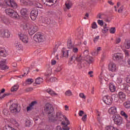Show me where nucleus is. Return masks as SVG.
Wrapping results in <instances>:
<instances>
[{"label":"nucleus","instance_id":"1","mask_svg":"<svg viewBox=\"0 0 130 130\" xmlns=\"http://www.w3.org/2000/svg\"><path fill=\"white\" fill-rule=\"evenodd\" d=\"M64 115H62L61 113V111H58L56 113V117L54 118L53 116V114H51L49 116V120L51 122H54L55 121H57V120H59V121H61L63 120Z\"/></svg>","mask_w":130,"mask_h":130},{"label":"nucleus","instance_id":"2","mask_svg":"<svg viewBox=\"0 0 130 130\" xmlns=\"http://www.w3.org/2000/svg\"><path fill=\"white\" fill-rule=\"evenodd\" d=\"M44 111L47 114H49V116L51 114H53L54 109H53V106L49 103L46 104L45 105Z\"/></svg>","mask_w":130,"mask_h":130},{"label":"nucleus","instance_id":"3","mask_svg":"<svg viewBox=\"0 0 130 130\" xmlns=\"http://www.w3.org/2000/svg\"><path fill=\"white\" fill-rule=\"evenodd\" d=\"M34 40H35L36 42H44V41H45V37L37 32L34 36Z\"/></svg>","mask_w":130,"mask_h":130},{"label":"nucleus","instance_id":"4","mask_svg":"<svg viewBox=\"0 0 130 130\" xmlns=\"http://www.w3.org/2000/svg\"><path fill=\"white\" fill-rule=\"evenodd\" d=\"M113 121L115 124L120 125L122 124V117L120 115L115 114L113 116Z\"/></svg>","mask_w":130,"mask_h":130},{"label":"nucleus","instance_id":"5","mask_svg":"<svg viewBox=\"0 0 130 130\" xmlns=\"http://www.w3.org/2000/svg\"><path fill=\"white\" fill-rule=\"evenodd\" d=\"M5 2V4L9 6V7H11V8H13V9H17L18 7V5L16 3V2L14 0H4Z\"/></svg>","mask_w":130,"mask_h":130},{"label":"nucleus","instance_id":"6","mask_svg":"<svg viewBox=\"0 0 130 130\" xmlns=\"http://www.w3.org/2000/svg\"><path fill=\"white\" fill-rule=\"evenodd\" d=\"M38 16V9L35 8L30 12V17L32 21H35Z\"/></svg>","mask_w":130,"mask_h":130},{"label":"nucleus","instance_id":"7","mask_svg":"<svg viewBox=\"0 0 130 130\" xmlns=\"http://www.w3.org/2000/svg\"><path fill=\"white\" fill-rule=\"evenodd\" d=\"M103 100L106 104L111 105L112 104V98L109 95H105L103 97Z\"/></svg>","mask_w":130,"mask_h":130},{"label":"nucleus","instance_id":"8","mask_svg":"<svg viewBox=\"0 0 130 130\" xmlns=\"http://www.w3.org/2000/svg\"><path fill=\"white\" fill-rule=\"evenodd\" d=\"M10 110L12 113H17L20 112L19 110H18V105L17 104H12L10 107Z\"/></svg>","mask_w":130,"mask_h":130},{"label":"nucleus","instance_id":"9","mask_svg":"<svg viewBox=\"0 0 130 130\" xmlns=\"http://www.w3.org/2000/svg\"><path fill=\"white\" fill-rule=\"evenodd\" d=\"M109 71L111 72H116L117 70V67L116 64L113 62H110L108 65Z\"/></svg>","mask_w":130,"mask_h":130},{"label":"nucleus","instance_id":"10","mask_svg":"<svg viewBox=\"0 0 130 130\" xmlns=\"http://www.w3.org/2000/svg\"><path fill=\"white\" fill-rule=\"evenodd\" d=\"M1 36L4 38H9L11 36V32L8 29H5L1 31Z\"/></svg>","mask_w":130,"mask_h":130},{"label":"nucleus","instance_id":"11","mask_svg":"<svg viewBox=\"0 0 130 130\" xmlns=\"http://www.w3.org/2000/svg\"><path fill=\"white\" fill-rule=\"evenodd\" d=\"M119 95V99H120V103H122L124 101H125V100L126 99V95H125V93L122 91H120L118 93Z\"/></svg>","mask_w":130,"mask_h":130},{"label":"nucleus","instance_id":"12","mask_svg":"<svg viewBox=\"0 0 130 130\" xmlns=\"http://www.w3.org/2000/svg\"><path fill=\"white\" fill-rule=\"evenodd\" d=\"M6 60H0V69L2 71L8 70L9 69V67L6 65Z\"/></svg>","mask_w":130,"mask_h":130},{"label":"nucleus","instance_id":"13","mask_svg":"<svg viewBox=\"0 0 130 130\" xmlns=\"http://www.w3.org/2000/svg\"><path fill=\"white\" fill-rule=\"evenodd\" d=\"M113 59H114V60H120V59H122V54L120 53H116L114 54Z\"/></svg>","mask_w":130,"mask_h":130},{"label":"nucleus","instance_id":"14","mask_svg":"<svg viewBox=\"0 0 130 130\" xmlns=\"http://www.w3.org/2000/svg\"><path fill=\"white\" fill-rule=\"evenodd\" d=\"M38 29V27L36 26H34L32 24L31 28L29 30V34L30 36L33 35L34 34L37 32V30Z\"/></svg>","mask_w":130,"mask_h":130},{"label":"nucleus","instance_id":"15","mask_svg":"<svg viewBox=\"0 0 130 130\" xmlns=\"http://www.w3.org/2000/svg\"><path fill=\"white\" fill-rule=\"evenodd\" d=\"M108 112L109 114H111L112 115H115L117 113V111L116 107H112L109 109Z\"/></svg>","mask_w":130,"mask_h":130},{"label":"nucleus","instance_id":"16","mask_svg":"<svg viewBox=\"0 0 130 130\" xmlns=\"http://www.w3.org/2000/svg\"><path fill=\"white\" fill-rule=\"evenodd\" d=\"M20 40L23 42V43H28L29 38L27 35H21L20 37Z\"/></svg>","mask_w":130,"mask_h":130},{"label":"nucleus","instance_id":"17","mask_svg":"<svg viewBox=\"0 0 130 130\" xmlns=\"http://www.w3.org/2000/svg\"><path fill=\"white\" fill-rule=\"evenodd\" d=\"M37 104V102L36 101H32L28 107H27L26 110L27 111H30V110H32L33 109V106L34 105Z\"/></svg>","mask_w":130,"mask_h":130},{"label":"nucleus","instance_id":"18","mask_svg":"<svg viewBox=\"0 0 130 130\" xmlns=\"http://www.w3.org/2000/svg\"><path fill=\"white\" fill-rule=\"evenodd\" d=\"M78 33L76 34L78 39H81L83 37V30L81 29V28H79L77 29Z\"/></svg>","mask_w":130,"mask_h":130},{"label":"nucleus","instance_id":"19","mask_svg":"<svg viewBox=\"0 0 130 130\" xmlns=\"http://www.w3.org/2000/svg\"><path fill=\"white\" fill-rule=\"evenodd\" d=\"M42 23H44V24H47L48 25H49V24L51 23V20L48 18H44L43 17L42 18Z\"/></svg>","mask_w":130,"mask_h":130},{"label":"nucleus","instance_id":"20","mask_svg":"<svg viewBox=\"0 0 130 130\" xmlns=\"http://www.w3.org/2000/svg\"><path fill=\"white\" fill-rule=\"evenodd\" d=\"M51 74H52V70L51 69V68H49L47 70L46 73H45V76L47 79L48 77H50V76H51Z\"/></svg>","mask_w":130,"mask_h":130},{"label":"nucleus","instance_id":"21","mask_svg":"<svg viewBox=\"0 0 130 130\" xmlns=\"http://www.w3.org/2000/svg\"><path fill=\"white\" fill-rule=\"evenodd\" d=\"M9 121L10 123H12V124H13V125H15V126H19V123L17 122V120H16V119L11 118L9 119Z\"/></svg>","mask_w":130,"mask_h":130},{"label":"nucleus","instance_id":"22","mask_svg":"<svg viewBox=\"0 0 130 130\" xmlns=\"http://www.w3.org/2000/svg\"><path fill=\"white\" fill-rule=\"evenodd\" d=\"M124 46L126 49H129L130 48V40H125L124 43Z\"/></svg>","mask_w":130,"mask_h":130},{"label":"nucleus","instance_id":"23","mask_svg":"<svg viewBox=\"0 0 130 130\" xmlns=\"http://www.w3.org/2000/svg\"><path fill=\"white\" fill-rule=\"evenodd\" d=\"M5 13L7 15H8V16L12 15V13L14 12V10L11 9V8H7L5 9Z\"/></svg>","mask_w":130,"mask_h":130},{"label":"nucleus","instance_id":"24","mask_svg":"<svg viewBox=\"0 0 130 130\" xmlns=\"http://www.w3.org/2000/svg\"><path fill=\"white\" fill-rule=\"evenodd\" d=\"M32 24L30 23H26L24 25V30H30L32 28Z\"/></svg>","mask_w":130,"mask_h":130},{"label":"nucleus","instance_id":"25","mask_svg":"<svg viewBox=\"0 0 130 130\" xmlns=\"http://www.w3.org/2000/svg\"><path fill=\"white\" fill-rule=\"evenodd\" d=\"M43 82V79L40 77H38L36 79L35 83L37 85H40V84H42Z\"/></svg>","mask_w":130,"mask_h":130},{"label":"nucleus","instance_id":"26","mask_svg":"<svg viewBox=\"0 0 130 130\" xmlns=\"http://www.w3.org/2000/svg\"><path fill=\"white\" fill-rule=\"evenodd\" d=\"M69 51H70V50H62L63 57H65V58L69 57Z\"/></svg>","mask_w":130,"mask_h":130},{"label":"nucleus","instance_id":"27","mask_svg":"<svg viewBox=\"0 0 130 130\" xmlns=\"http://www.w3.org/2000/svg\"><path fill=\"white\" fill-rule=\"evenodd\" d=\"M109 89L111 92H115V90H116L115 86H114L113 84L112 83L109 84Z\"/></svg>","mask_w":130,"mask_h":130},{"label":"nucleus","instance_id":"28","mask_svg":"<svg viewBox=\"0 0 130 130\" xmlns=\"http://www.w3.org/2000/svg\"><path fill=\"white\" fill-rule=\"evenodd\" d=\"M123 106L125 107V108H126V109H129L130 108V101H127L125 102L123 104Z\"/></svg>","mask_w":130,"mask_h":130},{"label":"nucleus","instance_id":"29","mask_svg":"<svg viewBox=\"0 0 130 130\" xmlns=\"http://www.w3.org/2000/svg\"><path fill=\"white\" fill-rule=\"evenodd\" d=\"M61 124L63 125V130H70V127L68 126V125H69V124L66 123V122L62 121Z\"/></svg>","mask_w":130,"mask_h":130},{"label":"nucleus","instance_id":"30","mask_svg":"<svg viewBox=\"0 0 130 130\" xmlns=\"http://www.w3.org/2000/svg\"><path fill=\"white\" fill-rule=\"evenodd\" d=\"M106 130H118L116 127H114V126L108 125L106 127Z\"/></svg>","mask_w":130,"mask_h":130},{"label":"nucleus","instance_id":"31","mask_svg":"<svg viewBox=\"0 0 130 130\" xmlns=\"http://www.w3.org/2000/svg\"><path fill=\"white\" fill-rule=\"evenodd\" d=\"M20 13L22 16H25L27 14V13H28V10H27L26 8H22L21 10Z\"/></svg>","mask_w":130,"mask_h":130},{"label":"nucleus","instance_id":"32","mask_svg":"<svg viewBox=\"0 0 130 130\" xmlns=\"http://www.w3.org/2000/svg\"><path fill=\"white\" fill-rule=\"evenodd\" d=\"M20 3L24 6H28L30 4V1L29 0H20Z\"/></svg>","mask_w":130,"mask_h":130},{"label":"nucleus","instance_id":"33","mask_svg":"<svg viewBox=\"0 0 130 130\" xmlns=\"http://www.w3.org/2000/svg\"><path fill=\"white\" fill-rule=\"evenodd\" d=\"M46 92H47V93H49L50 95H56V93L54 92L51 89H47L46 90Z\"/></svg>","mask_w":130,"mask_h":130},{"label":"nucleus","instance_id":"34","mask_svg":"<svg viewBox=\"0 0 130 130\" xmlns=\"http://www.w3.org/2000/svg\"><path fill=\"white\" fill-rule=\"evenodd\" d=\"M0 55L3 57H6V56H7V52H6V51L4 50H1Z\"/></svg>","mask_w":130,"mask_h":130},{"label":"nucleus","instance_id":"35","mask_svg":"<svg viewBox=\"0 0 130 130\" xmlns=\"http://www.w3.org/2000/svg\"><path fill=\"white\" fill-rule=\"evenodd\" d=\"M86 60L87 62H88V63H92L93 62V58L91 56H88L86 57Z\"/></svg>","mask_w":130,"mask_h":130},{"label":"nucleus","instance_id":"36","mask_svg":"<svg viewBox=\"0 0 130 130\" xmlns=\"http://www.w3.org/2000/svg\"><path fill=\"white\" fill-rule=\"evenodd\" d=\"M120 114L121 115H122V116L124 117V118H125V119H127L128 116L127 115V114H126V113H125V112H124L123 111H121L120 112Z\"/></svg>","mask_w":130,"mask_h":130},{"label":"nucleus","instance_id":"37","mask_svg":"<svg viewBox=\"0 0 130 130\" xmlns=\"http://www.w3.org/2000/svg\"><path fill=\"white\" fill-rule=\"evenodd\" d=\"M34 82V80H33V79L28 78L26 80V84H27V85H31V84H32V83H33Z\"/></svg>","mask_w":130,"mask_h":130},{"label":"nucleus","instance_id":"38","mask_svg":"<svg viewBox=\"0 0 130 130\" xmlns=\"http://www.w3.org/2000/svg\"><path fill=\"white\" fill-rule=\"evenodd\" d=\"M19 89V85H15L11 88V92H15Z\"/></svg>","mask_w":130,"mask_h":130},{"label":"nucleus","instance_id":"39","mask_svg":"<svg viewBox=\"0 0 130 130\" xmlns=\"http://www.w3.org/2000/svg\"><path fill=\"white\" fill-rule=\"evenodd\" d=\"M10 17H11L12 18H17L18 13H17V12H15V11L14 10L13 12L11 13V15H10Z\"/></svg>","mask_w":130,"mask_h":130},{"label":"nucleus","instance_id":"40","mask_svg":"<svg viewBox=\"0 0 130 130\" xmlns=\"http://www.w3.org/2000/svg\"><path fill=\"white\" fill-rule=\"evenodd\" d=\"M34 5L35 6V7H36L37 8H39L40 9H42V5L40 3H39V2H35Z\"/></svg>","mask_w":130,"mask_h":130},{"label":"nucleus","instance_id":"41","mask_svg":"<svg viewBox=\"0 0 130 130\" xmlns=\"http://www.w3.org/2000/svg\"><path fill=\"white\" fill-rule=\"evenodd\" d=\"M107 26V24H105V26L104 27V28L102 29V32L105 34V33H107V31H108V27H106Z\"/></svg>","mask_w":130,"mask_h":130},{"label":"nucleus","instance_id":"42","mask_svg":"<svg viewBox=\"0 0 130 130\" xmlns=\"http://www.w3.org/2000/svg\"><path fill=\"white\" fill-rule=\"evenodd\" d=\"M12 128H13V126H12L9 124L6 125L4 127V129H6V130H11Z\"/></svg>","mask_w":130,"mask_h":130},{"label":"nucleus","instance_id":"43","mask_svg":"<svg viewBox=\"0 0 130 130\" xmlns=\"http://www.w3.org/2000/svg\"><path fill=\"white\" fill-rule=\"evenodd\" d=\"M28 73H29V69L27 68V69L25 70V71H24V74H23V75H20V76H19V78H23V77H24V76H25V75H26H26L28 74Z\"/></svg>","mask_w":130,"mask_h":130},{"label":"nucleus","instance_id":"44","mask_svg":"<svg viewBox=\"0 0 130 130\" xmlns=\"http://www.w3.org/2000/svg\"><path fill=\"white\" fill-rule=\"evenodd\" d=\"M112 101H113V100H114V101L115 102H117V101H118V99H119L118 96L116 95H112Z\"/></svg>","mask_w":130,"mask_h":130},{"label":"nucleus","instance_id":"45","mask_svg":"<svg viewBox=\"0 0 130 130\" xmlns=\"http://www.w3.org/2000/svg\"><path fill=\"white\" fill-rule=\"evenodd\" d=\"M16 49H17V50H21L23 49V45H22L20 44H17Z\"/></svg>","mask_w":130,"mask_h":130},{"label":"nucleus","instance_id":"46","mask_svg":"<svg viewBox=\"0 0 130 130\" xmlns=\"http://www.w3.org/2000/svg\"><path fill=\"white\" fill-rule=\"evenodd\" d=\"M67 46L69 49L73 48V44L72 43V41H69L68 42Z\"/></svg>","mask_w":130,"mask_h":130},{"label":"nucleus","instance_id":"47","mask_svg":"<svg viewBox=\"0 0 130 130\" xmlns=\"http://www.w3.org/2000/svg\"><path fill=\"white\" fill-rule=\"evenodd\" d=\"M116 31V29H115V27H111L110 29V33L111 34H114Z\"/></svg>","mask_w":130,"mask_h":130},{"label":"nucleus","instance_id":"48","mask_svg":"<svg viewBox=\"0 0 130 130\" xmlns=\"http://www.w3.org/2000/svg\"><path fill=\"white\" fill-rule=\"evenodd\" d=\"M65 95L66 96H72V91L71 90H68L66 91Z\"/></svg>","mask_w":130,"mask_h":130},{"label":"nucleus","instance_id":"49","mask_svg":"<svg viewBox=\"0 0 130 130\" xmlns=\"http://www.w3.org/2000/svg\"><path fill=\"white\" fill-rule=\"evenodd\" d=\"M77 61L80 62L82 61V55H77V57L76 58Z\"/></svg>","mask_w":130,"mask_h":130},{"label":"nucleus","instance_id":"50","mask_svg":"<svg viewBox=\"0 0 130 130\" xmlns=\"http://www.w3.org/2000/svg\"><path fill=\"white\" fill-rule=\"evenodd\" d=\"M56 80H57V79L54 77H52L49 79V81L50 82H51V83H53V82H55Z\"/></svg>","mask_w":130,"mask_h":130},{"label":"nucleus","instance_id":"51","mask_svg":"<svg viewBox=\"0 0 130 130\" xmlns=\"http://www.w3.org/2000/svg\"><path fill=\"white\" fill-rule=\"evenodd\" d=\"M125 92H126V93H128V94H129L130 93V86L129 85H127V86L126 87V88L124 89Z\"/></svg>","mask_w":130,"mask_h":130},{"label":"nucleus","instance_id":"52","mask_svg":"<svg viewBox=\"0 0 130 130\" xmlns=\"http://www.w3.org/2000/svg\"><path fill=\"white\" fill-rule=\"evenodd\" d=\"M77 57V55H73L70 58L71 61H73V60H76Z\"/></svg>","mask_w":130,"mask_h":130},{"label":"nucleus","instance_id":"53","mask_svg":"<svg viewBox=\"0 0 130 130\" xmlns=\"http://www.w3.org/2000/svg\"><path fill=\"white\" fill-rule=\"evenodd\" d=\"M31 124V122H30V120H27L25 121V126L28 127V126H30Z\"/></svg>","mask_w":130,"mask_h":130},{"label":"nucleus","instance_id":"54","mask_svg":"<svg viewBox=\"0 0 130 130\" xmlns=\"http://www.w3.org/2000/svg\"><path fill=\"white\" fill-rule=\"evenodd\" d=\"M25 91L27 93L29 92H32L33 91V88L32 87H28L25 90Z\"/></svg>","mask_w":130,"mask_h":130},{"label":"nucleus","instance_id":"55","mask_svg":"<svg viewBox=\"0 0 130 130\" xmlns=\"http://www.w3.org/2000/svg\"><path fill=\"white\" fill-rule=\"evenodd\" d=\"M61 66L60 65H59L57 66L56 69L55 70V72H60V71H61Z\"/></svg>","mask_w":130,"mask_h":130},{"label":"nucleus","instance_id":"56","mask_svg":"<svg viewBox=\"0 0 130 130\" xmlns=\"http://www.w3.org/2000/svg\"><path fill=\"white\" fill-rule=\"evenodd\" d=\"M98 23L99 24V25H100L101 27H102V26H103V25L104 24V22H103V20H98Z\"/></svg>","mask_w":130,"mask_h":130},{"label":"nucleus","instance_id":"57","mask_svg":"<svg viewBox=\"0 0 130 130\" xmlns=\"http://www.w3.org/2000/svg\"><path fill=\"white\" fill-rule=\"evenodd\" d=\"M98 25L96 23V22H93L92 25H91V28L92 29H96V28H97Z\"/></svg>","mask_w":130,"mask_h":130},{"label":"nucleus","instance_id":"58","mask_svg":"<svg viewBox=\"0 0 130 130\" xmlns=\"http://www.w3.org/2000/svg\"><path fill=\"white\" fill-rule=\"evenodd\" d=\"M10 95H11V93H5L3 95L2 98H0V100H2L3 98H5V97H7V96H10Z\"/></svg>","mask_w":130,"mask_h":130},{"label":"nucleus","instance_id":"59","mask_svg":"<svg viewBox=\"0 0 130 130\" xmlns=\"http://www.w3.org/2000/svg\"><path fill=\"white\" fill-rule=\"evenodd\" d=\"M121 39L120 38H117L115 40L116 44H118L120 43Z\"/></svg>","mask_w":130,"mask_h":130},{"label":"nucleus","instance_id":"60","mask_svg":"<svg viewBox=\"0 0 130 130\" xmlns=\"http://www.w3.org/2000/svg\"><path fill=\"white\" fill-rule=\"evenodd\" d=\"M66 7V8L70 10V9H71L72 8V5H71V4L70 3H66L65 4Z\"/></svg>","mask_w":130,"mask_h":130},{"label":"nucleus","instance_id":"61","mask_svg":"<svg viewBox=\"0 0 130 130\" xmlns=\"http://www.w3.org/2000/svg\"><path fill=\"white\" fill-rule=\"evenodd\" d=\"M100 36H98L96 37H95L94 39H93V42L94 43H96V42L98 41V40H99V38H100Z\"/></svg>","mask_w":130,"mask_h":130},{"label":"nucleus","instance_id":"62","mask_svg":"<svg viewBox=\"0 0 130 130\" xmlns=\"http://www.w3.org/2000/svg\"><path fill=\"white\" fill-rule=\"evenodd\" d=\"M79 96L80 98H82V99H86V96H85V94L83 93H80L79 94Z\"/></svg>","mask_w":130,"mask_h":130},{"label":"nucleus","instance_id":"63","mask_svg":"<svg viewBox=\"0 0 130 130\" xmlns=\"http://www.w3.org/2000/svg\"><path fill=\"white\" fill-rule=\"evenodd\" d=\"M126 82L128 83V84H130V75H128L126 77Z\"/></svg>","mask_w":130,"mask_h":130},{"label":"nucleus","instance_id":"64","mask_svg":"<svg viewBox=\"0 0 130 130\" xmlns=\"http://www.w3.org/2000/svg\"><path fill=\"white\" fill-rule=\"evenodd\" d=\"M81 119L82 121H86L87 120V114H84Z\"/></svg>","mask_w":130,"mask_h":130}]
</instances>
